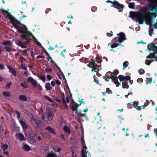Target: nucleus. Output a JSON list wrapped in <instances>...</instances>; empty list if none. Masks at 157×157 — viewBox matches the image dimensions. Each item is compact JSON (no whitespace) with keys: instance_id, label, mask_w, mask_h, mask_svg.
Listing matches in <instances>:
<instances>
[{"instance_id":"54","label":"nucleus","mask_w":157,"mask_h":157,"mask_svg":"<svg viewBox=\"0 0 157 157\" xmlns=\"http://www.w3.org/2000/svg\"><path fill=\"white\" fill-rule=\"evenodd\" d=\"M21 66L26 71L27 70V66L25 65V64H21Z\"/></svg>"},{"instance_id":"52","label":"nucleus","mask_w":157,"mask_h":157,"mask_svg":"<svg viewBox=\"0 0 157 157\" xmlns=\"http://www.w3.org/2000/svg\"><path fill=\"white\" fill-rule=\"evenodd\" d=\"M45 71L46 72H52V68H46L45 69Z\"/></svg>"},{"instance_id":"8","label":"nucleus","mask_w":157,"mask_h":157,"mask_svg":"<svg viewBox=\"0 0 157 157\" xmlns=\"http://www.w3.org/2000/svg\"><path fill=\"white\" fill-rule=\"evenodd\" d=\"M157 14V8L156 7H154L153 8H151V11H149L148 13V15L154 20H155Z\"/></svg>"},{"instance_id":"53","label":"nucleus","mask_w":157,"mask_h":157,"mask_svg":"<svg viewBox=\"0 0 157 157\" xmlns=\"http://www.w3.org/2000/svg\"><path fill=\"white\" fill-rule=\"evenodd\" d=\"M106 92L108 94H111L112 93V92L111 90L109 88H106Z\"/></svg>"},{"instance_id":"50","label":"nucleus","mask_w":157,"mask_h":157,"mask_svg":"<svg viewBox=\"0 0 157 157\" xmlns=\"http://www.w3.org/2000/svg\"><path fill=\"white\" fill-rule=\"evenodd\" d=\"M144 72H145L143 70V69H142V68L140 69L139 70V73L140 75H142V74H144Z\"/></svg>"},{"instance_id":"10","label":"nucleus","mask_w":157,"mask_h":157,"mask_svg":"<svg viewBox=\"0 0 157 157\" xmlns=\"http://www.w3.org/2000/svg\"><path fill=\"white\" fill-rule=\"evenodd\" d=\"M110 78L111 79L112 81L116 85L117 87L121 85V83L119 82L118 80L117 77L116 76H110Z\"/></svg>"},{"instance_id":"9","label":"nucleus","mask_w":157,"mask_h":157,"mask_svg":"<svg viewBox=\"0 0 157 157\" xmlns=\"http://www.w3.org/2000/svg\"><path fill=\"white\" fill-rule=\"evenodd\" d=\"M31 120L33 123L35 124L37 128H39L42 125V122L40 120L33 117H32Z\"/></svg>"},{"instance_id":"47","label":"nucleus","mask_w":157,"mask_h":157,"mask_svg":"<svg viewBox=\"0 0 157 157\" xmlns=\"http://www.w3.org/2000/svg\"><path fill=\"white\" fill-rule=\"evenodd\" d=\"M117 47V45L116 43H114L112 44L111 45V47L112 48H116Z\"/></svg>"},{"instance_id":"57","label":"nucleus","mask_w":157,"mask_h":157,"mask_svg":"<svg viewBox=\"0 0 157 157\" xmlns=\"http://www.w3.org/2000/svg\"><path fill=\"white\" fill-rule=\"evenodd\" d=\"M137 82L139 83H141L143 82V79L141 78H138L137 80Z\"/></svg>"},{"instance_id":"31","label":"nucleus","mask_w":157,"mask_h":157,"mask_svg":"<svg viewBox=\"0 0 157 157\" xmlns=\"http://www.w3.org/2000/svg\"><path fill=\"white\" fill-rule=\"evenodd\" d=\"M109 73H107V72L106 74L105 75V80L106 81L108 82L109 81L110 78V77H110V76L109 75Z\"/></svg>"},{"instance_id":"15","label":"nucleus","mask_w":157,"mask_h":157,"mask_svg":"<svg viewBox=\"0 0 157 157\" xmlns=\"http://www.w3.org/2000/svg\"><path fill=\"white\" fill-rule=\"evenodd\" d=\"M19 122L24 130H26L28 129V126L24 121L21 120Z\"/></svg>"},{"instance_id":"30","label":"nucleus","mask_w":157,"mask_h":157,"mask_svg":"<svg viewBox=\"0 0 157 157\" xmlns=\"http://www.w3.org/2000/svg\"><path fill=\"white\" fill-rule=\"evenodd\" d=\"M2 44L5 46H6V45L10 46L12 45V43L10 41H5L2 43Z\"/></svg>"},{"instance_id":"59","label":"nucleus","mask_w":157,"mask_h":157,"mask_svg":"<svg viewBox=\"0 0 157 157\" xmlns=\"http://www.w3.org/2000/svg\"><path fill=\"white\" fill-rule=\"evenodd\" d=\"M112 33V32L111 31H110V33H106V35L109 36H113Z\"/></svg>"},{"instance_id":"21","label":"nucleus","mask_w":157,"mask_h":157,"mask_svg":"<svg viewBox=\"0 0 157 157\" xmlns=\"http://www.w3.org/2000/svg\"><path fill=\"white\" fill-rule=\"evenodd\" d=\"M117 35L120 36L119 38H120L123 39V40H126V38H125V34L124 33L120 32V33L117 34Z\"/></svg>"},{"instance_id":"64","label":"nucleus","mask_w":157,"mask_h":157,"mask_svg":"<svg viewBox=\"0 0 157 157\" xmlns=\"http://www.w3.org/2000/svg\"><path fill=\"white\" fill-rule=\"evenodd\" d=\"M47 78L48 80H51L52 78V76L50 75H47Z\"/></svg>"},{"instance_id":"35","label":"nucleus","mask_w":157,"mask_h":157,"mask_svg":"<svg viewBox=\"0 0 157 157\" xmlns=\"http://www.w3.org/2000/svg\"><path fill=\"white\" fill-rule=\"evenodd\" d=\"M135 3L134 2H130L129 3L128 7L131 9H134L135 8Z\"/></svg>"},{"instance_id":"2","label":"nucleus","mask_w":157,"mask_h":157,"mask_svg":"<svg viewBox=\"0 0 157 157\" xmlns=\"http://www.w3.org/2000/svg\"><path fill=\"white\" fill-rule=\"evenodd\" d=\"M10 20V22L13 24V26L17 29V32H19V30H21L23 28V27H22L21 26H19L17 25V24L21 25H22V24L20 21L16 19L13 17Z\"/></svg>"},{"instance_id":"60","label":"nucleus","mask_w":157,"mask_h":157,"mask_svg":"<svg viewBox=\"0 0 157 157\" xmlns=\"http://www.w3.org/2000/svg\"><path fill=\"white\" fill-rule=\"evenodd\" d=\"M63 104L64 105H65L66 108L67 109H68V105L67 104V103H66V101H63Z\"/></svg>"},{"instance_id":"41","label":"nucleus","mask_w":157,"mask_h":157,"mask_svg":"<svg viewBox=\"0 0 157 157\" xmlns=\"http://www.w3.org/2000/svg\"><path fill=\"white\" fill-rule=\"evenodd\" d=\"M44 98L45 99L48 100L49 101L51 102V103H53V101L52 99L50 97H48V95L45 96Z\"/></svg>"},{"instance_id":"36","label":"nucleus","mask_w":157,"mask_h":157,"mask_svg":"<svg viewBox=\"0 0 157 157\" xmlns=\"http://www.w3.org/2000/svg\"><path fill=\"white\" fill-rule=\"evenodd\" d=\"M3 94L5 97H10V92L9 91H4L3 92Z\"/></svg>"},{"instance_id":"16","label":"nucleus","mask_w":157,"mask_h":157,"mask_svg":"<svg viewBox=\"0 0 157 157\" xmlns=\"http://www.w3.org/2000/svg\"><path fill=\"white\" fill-rule=\"evenodd\" d=\"M63 130L65 132L67 133L68 135L67 136L70 135L71 131L70 128L67 125H65L63 127Z\"/></svg>"},{"instance_id":"49","label":"nucleus","mask_w":157,"mask_h":157,"mask_svg":"<svg viewBox=\"0 0 157 157\" xmlns=\"http://www.w3.org/2000/svg\"><path fill=\"white\" fill-rule=\"evenodd\" d=\"M43 148L44 149L47 150H48V147L47 146V144H44L43 145Z\"/></svg>"},{"instance_id":"27","label":"nucleus","mask_w":157,"mask_h":157,"mask_svg":"<svg viewBox=\"0 0 157 157\" xmlns=\"http://www.w3.org/2000/svg\"><path fill=\"white\" fill-rule=\"evenodd\" d=\"M46 129L48 132L52 133V134H56V132L50 126L47 127L46 128Z\"/></svg>"},{"instance_id":"14","label":"nucleus","mask_w":157,"mask_h":157,"mask_svg":"<svg viewBox=\"0 0 157 157\" xmlns=\"http://www.w3.org/2000/svg\"><path fill=\"white\" fill-rule=\"evenodd\" d=\"M147 15H148V17H145L144 21H145L146 24L149 25L150 26L151 25V23L152 22V20H154L152 19L151 17L149 16L148 15V13H147Z\"/></svg>"},{"instance_id":"34","label":"nucleus","mask_w":157,"mask_h":157,"mask_svg":"<svg viewBox=\"0 0 157 157\" xmlns=\"http://www.w3.org/2000/svg\"><path fill=\"white\" fill-rule=\"evenodd\" d=\"M41 76H40L39 75H37V76L38 77L39 79H41L43 82H45V77L44 75H41Z\"/></svg>"},{"instance_id":"33","label":"nucleus","mask_w":157,"mask_h":157,"mask_svg":"<svg viewBox=\"0 0 157 157\" xmlns=\"http://www.w3.org/2000/svg\"><path fill=\"white\" fill-rule=\"evenodd\" d=\"M129 63L127 61L124 62L123 63V70H124V69L126 68L128 65Z\"/></svg>"},{"instance_id":"56","label":"nucleus","mask_w":157,"mask_h":157,"mask_svg":"<svg viewBox=\"0 0 157 157\" xmlns=\"http://www.w3.org/2000/svg\"><path fill=\"white\" fill-rule=\"evenodd\" d=\"M4 69H5L4 66L2 64H0V70H3Z\"/></svg>"},{"instance_id":"51","label":"nucleus","mask_w":157,"mask_h":157,"mask_svg":"<svg viewBox=\"0 0 157 157\" xmlns=\"http://www.w3.org/2000/svg\"><path fill=\"white\" fill-rule=\"evenodd\" d=\"M11 84H12V83L10 82H8L7 85L6 86V88L10 89L11 88L10 85Z\"/></svg>"},{"instance_id":"61","label":"nucleus","mask_w":157,"mask_h":157,"mask_svg":"<svg viewBox=\"0 0 157 157\" xmlns=\"http://www.w3.org/2000/svg\"><path fill=\"white\" fill-rule=\"evenodd\" d=\"M97 8L95 6H94V7H92L91 8V10L93 11V12H95V11H96L97 10Z\"/></svg>"},{"instance_id":"4","label":"nucleus","mask_w":157,"mask_h":157,"mask_svg":"<svg viewBox=\"0 0 157 157\" xmlns=\"http://www.w3.org/2000/svg\"><path fill=\"white\" fill-rule=\"evenodd\" d=\"M54 114L50 112H48L42 115V119L44 121H51L52 120Z\"/></svg>"},{"instance_id":"32","label":"nucleus","mask_w":157,"mask_h":157,"mask_svg":"<svg viewBox=\"0 0 157 157\" xmlns=\"http://www.w3.org/2000/svg\"><path fill=\"white\" fill-rule=\"evenodd\" d=\"M5 13L7 14L6 17L8 18L10 20L13 17L12 15L10 14V13H9L8 11H7V10H5Z\"/></svg>"},{"instance_id":"42","label":"nucleus","mask_w":157,"mask_h":157,"mask_svg":"<svg viewBox=\"0 0 157 157\" xmlns=\"http://www.w3.org/2000/svg\"><path fill=\"white\" fill-rule=\"evenodd\" d=\"M91 68H92V69L91 70L92 72H93V71H94L95 72H98L100 70V69L98 68V71H96V67H94L92 66V67H91Z\"/></svg>"},{"instance_id":"20","label":"nucleus","mask_w":157,"mask_h":157,"mask_svg":"<svg viewBox=\"0 0 157 157\" xmlns=\"http://www.w3.org/2000/svg\"><path fill=\"white\" fill-rule=\"evenodd\" d=\"M22 148L26 151H29L31 150V147L27 144H24L22 147Z\"/></svg>"},{"instance_id":"18","label":"nucleus","mask_w":157,"mask_h":157,"mask_svg":"<svg viewBox=\"0 0 157 157\" xmlns=\"http://www.w3.org/2000/svg\"><path fill=\"white\" fill-rule=\"evenodd\" d=\"M55 65L56 67L57 68V69L58 70H59V71L61 73V75L63 79L65 80V82H67V80L66 79V78H65V76L63 74V73L62 71L60 70V68L58 67V66L57 65V64L56 63H55Z\"/></svg>"},{"instance_id":"22","label":"nucleus","mask_w":157,"mask_h":157,"mask_svg":"<svg viewBox=\"0 0 157 157\" xmlns=\"http://www.w3.org/2000/svg\"><path fill=\"white\" fill-rule=\"evenodd\" d=\"M45 87L47 91L50 90L52 89V87L51 86L49 83L47 82L45 84Z\"/></svg>"},{"instance_id":"19","label":"nucleus","mask_w":157,"mask_h":157,"mask_svg":"<svg viewBox=\"0 0 157 157\" xmlns=\"http://www.w3.org/2000/svg\"><path fill=\"white\" fill-rule=\"evenodd\" d=\"M119 71H118V70L115 69L113 72H111L110 71H109L107 72V73H110V76H116V75H117L119 74Z\"/></svg>"},{"instance_id":"28","label":"nucleus","mask_w":157,"mask_h":157,"mask_svg":"<svg viewBox=\"0 0 157 157\" xmlns=\"http://www.w3.org/2000/svg\"><path fill=\"white\" fill-rule=\"evenodd\" d=\"M155 53H150L148 56H147L146 57V58L147 59L150 58V59H153L155 58Z\"/></svg>"},{"instance_id":"44","label":"nucleus","mask_w":157,"mask_h":157,"mask_svg":"<svg viewBox=\"0 0 157 157\" xmlns=\"http://www.w3.org/2000/svg\"><path fill=\"white\" fill-rule=\"evenodd\" d=\"M5 48L7 52H10L12 51L11 48L9 47L6 46L5 47Z\"/></svg>"},{"instance_id":"39","label":"nucleus","mask_w":157,"mask_h":157,"mask_svg":"<svg viewBox=\"0 0 157 157\" xmlns=\"http://www.w3.org/2000/svg\"><path fill=\"white\" fill-rule=\"evenodd\" d=\"M21 87H23L24 88H26L28 87V86L27 84L24 82V83H21Z\"/></svg>"},{"instance_id":"11","label":"nucleus","mask_w":157,"mask_h":157,"mask_svg":"<svg viewBox=\"0 0 157 157\" xmlns=\"http://www.w3.org/2000/svg\"><path fill=\"white\" fill-rule=\"evenodd\" d=\"M118 78L119 79L121 82L122 81H128L130 78V76L128 75L124 76L123 75H119L118 76Z\"/></svg>"},{"instance_id":"5","label":"nucleus","mask_w":157,"mask_h":157,"mask_svg":"<svg viewBox=\"0 0 157 157\" xmlns=\"http://www.w3.org/2000/svg\"><path fill=\"white\" fill-rule=\"evenodd\" d=\"M78 107L77 103L75 102H73L71 109L72 111L74 112L76 111L75 113L77 114L78 117H82L85 116L86 115L85 113L82 114L81 113L78 112Z\"/></svg>"},{"instance_id":"63","label":"nucleus","mask_w":157,"mask_h":157,"mask_svg":"<svg viewBox=\"0 0 157 157\" xmlns=\"http://www.w3.org/2000/svg\"><path fill=\"white\" fill-rule=\"evenodd\" d=\"M150 80L149 81L146 83V84L147 85L148 84H151L152 82V78L151 77H150Z\"/></svg>"},{"instance_id":"17","label":"nucleus","mask_w":157,"mask_h":157,"mask_svg":"<svg viewBox=\"0 0 157 157\" xmlns=\"http://www.w3.org/2000/svg\"><path fill=\"white\" fill-rule=\"evenodd\" d=\"M7 68L9 69V71L11 72L14 76L16 75L17 73L16 71L10 65L8 66Z\"/></svg>"},{"instance_id":"1","label":"nucleus","mask_w":157,"mask_h":157,"mask_svg":"<svg viewBox=\"0 0 157 157\" xmlns=\"http://www.w3.org/2000/svg\"><path fill=\"white\" fill-rule=\"evenodd\" d=\"M19 32L21 35V37L23 39L26 40L28 44L30 41L32 40L33 36H34L30 31H28L26 26L23 25V28L21 30H19Z\"/></svg>"},{"instance_id":"58","label":"nucleus","mask_w":157,"mask_h":157,"mask_svg":"<svg viewBox=\"0 0 157 157\" xmlns=\"http://www.w3.org/2000/svg\"><path fill=\"white\" fill-rule=\"evenodd\" d=\"M61 97H62V101H65V100L64 99V97H65V95L64 93H62L61 94Z\"/></svg>"},{"instance_id":"38","label":"nucleus","mask_w":157,"mask_h":157,"mask_svg":"<svg viewBox=\"0 0 157 157\" xmlns=\"http://www.w3.org/2000/svg\"><path fill=\"white\" fill-rule=\"evenodd\" d=\"M149 34L150 36H152V32L153 31V29L150 26L149 28Z\"/></svg>"},{"instance_id":"6","label":"nucleus","mask_w":157,"mask_h":157,"mask_svg":"<svg viewBox=\"0 0 157 157\" xmlns=\"http://www.w3.org/2000/svg\"><path fill=\"white\" fill-rule=\"evenodd\" d=\"M36 135L34 133H30L28 135V140L31 144H35L36 140Z\"/></svg>"},{"instance_id":"45","label":"nucleus","mask_w":157,"mask_h":157,"mask_svg":"<svg viewBox=\"0 0 157 157\" xmlns=\"http://www.w3.org/2000/svg\"><path fill=\"white\" fill-rule=\"evenodd\" d=\"M152 61L147 59L145 60V64L148 65H149L150 63L152 62Z\"/></svg>"},{"instance_id":"26","label":"nucleus","mask_w":157,"mask_h":157,"mask_svg":"<svg viewBox=\"0 0 157 157\" xmlns=\"http://www.w3.org/2000/svg\"><path fill=\"white\" fill-rule=\"evenodd\" d=\"M157 6V0H154L153 2H151L150 5V7L151 8H153L154 7Z\"/></svg>"},{"instance_id":"55","label":"nucleus","mask_w":157,"mask_h":157,"mask_svg":"<svg viewBox=\"0 0 157 157\" xmlns=\"http://www.w3.org/2000/svg\"><path fill=\"white\" fill-rule=\"evenodd\" d=\"M152 46H150L149 44H148L147 46V48L149 52H151V51L152 50Z\"/></svg>"},{"instance_id":"13","label":"nucleus","mask_w":157,"mask_h":157,"mask_svg":"<svg viewBox=\"0 0 157 157\" xmlns=\"http://www.w3.org/2000/svg\"><path fill=\"white\" fill-rule=\"evenodd\" d=\"M27 81L28 82L31 83V84L35 87H36L37 86V82L31 77L28 78L27 79Z\"/></svg>"},{"instance_id":"62","label":"nucleus","mask_w":157,"mask_h":157,"mask_svg":"<svg viewBox=\"0 0 157 157\" xmlns=\"http://www.w3.org/2000/svg\"><path fill=\"white\" fill-rule=\"evenodd\" d=\"M81 139L82 142V144L85 145V143L84 138L82 137H81Z\"/></svg>"},{"instance_id":"12","label":"nucleus","mask_w":157,"mask_h":157,"mask_svg":"<svg viewBox=\"0 0 157 157\" xmlns=\"http://www.w3.org/2000/svg\"><path fill=\"white\" fill-rule=\"evenodd\" d=\"M15 136L17 139L20 141H25L26 140V138L22 133H17L16 134Z\"/></svg>"},{"instance_id":"43","label":"nucleus","mask_w":157,"mask_h":157,"mask_svg":"<svg viewBox=\"0 0 157 157\" xmlns=\"http://www.w3.org/2000/svg\"><path fill=\"white\" fill-rule=\"evenodd\" d=\"M82 157H87V155H85V151L84 149H82L81 151Z\"/></svg>"},{"instance_id":"24","label":"nucleus","mask_w":157,"mask_h":157,"mask_svg":"<svg viewBox=\"0 0 157 157\" xmlns=\"http://www.w3.org/2000/svg\"><path fill=\"white\" fill-rule=\"evenodd\" d=\"M46 157H57V156L52 151L47 155Z\"/></svg>"},{"instance_id":"40","label":"nucleus","mask_w":157,"mask_h":157,"mask_svg":"<svg viewBox=\"0 0 157 157\" xmlns=\"http://www.w3.org/2000/svg\"><path fill=\"white\" fill-rule=\"evenodd\" d=\"M47 56H48V58L47 59L50 62H51L52 63H53L55 64V63L54 61H52V58L51 57L50 55H49Z\"/></svg>"},{"instance_id":"29","label":"nucleus","mask_w":157,"mask_h":157,"mask_svg":"<svg viewBox=\"0 0 157 157\" xmlns=\"http://www.w3.org/2000/svg\"><path fill=\"white\" fill-rule=\"evenodd\" d=\"M33 39L34 42L37 45L41 47L42 48H43L41 43L39 42L36 39V38L34 36H33Z\"/></svg>"},{"instance_id":"3","label":"nucleus","mask_w":157,"mask_h":157,"mask_svg":"<svg viewBox=\"0 0 157 157\" xmlns=\"http://www.w3.org/2000/svg\"><path fill=\"white\" fill-rule=\"evenodd\" d=\"M137 19L139 25L143 23L145 18V14L141 12H138L137 15L135 17Z\"/></svg>"},{"instance_id":"37","label":"nucleus","mask_w":157,"mask_h":157,"mask_svg":"<svg viewBox=\"0 0 157 157\" xmlns=\"http://www.w3.org/2000/svg\"><path fill=\"white\" fill-rule=\"evenodd\" d=\"M3 149V151H6L8 148V145L6 144H5L2 145L1 147Z\"/></svg>"},{"instance_id":"48","label":"nucleus","mask_w":157,"mask_h":157,"mask_svg":"<svg viewBox=\"0 0 157 157\" xmlns=\"http://www.w3.org/2000/svg\"><path fill=\"white\" fill-rule=\"evenodd\" d=\"M16 44L17 45L21 47L23 44L20 40H19L17 41Z\"/></svg>"},{"instance_id":"25","label":"nucleus","mask_w":157,"mask_h":157,"mask_svg":"<svg viewBox=\"0 0 157 157\" xmlns=\"http://www.w3.org/2000/svg\"><path fill=\"white\" fill-rule=\"evenodd\" d=\"M122 85L123 89H128L129 88V86L128 85V82L127 81H125L124 82H122Z\"/></svg>"},{"instance_id":"46","label":"nucleus","mask_w":157,"mask_h":157,"mask_svg":"<svg viewBox=\"0 0 157 157\" xmlns=\"http://www.w3.org/2000/svg\"><path fill=\"white\" fill-rule=\"evenodd\" d=\"M152 50L153 51H155V54H157V46H154L152 49Z\"/></svg>"},{"instance_id":"7","label":"nucleus","mask_w":157,"mask_h":157,"mask_svg":"<svg viewBox=\"0 0 157 157\" xmlns=\"http://www.w3.org/2000/svg\"><path fill=\"white\" fill-rule=\"evenodd\" d=\"M111 6L120 10L119 12L121 11L122 9L124 7V6L123 5L120 4L119 2L116 0L113 1V3L111 5Z\"/></svg>"},{"instance_id":"23","label":"nucleus","mask_w":157,"mask_h":157,"mask_svg":"<svg viewBox=\"0 0 157 157\" xmlns=\"http://www.w3.org/2000/svg\"><path fill=\"white\" fill-rule=\"evenodd\" d=\"M19 99L21 101H25L27 100L26 96L23 95H20L19 97Z\"/></svg>"}]
</instances>
